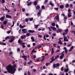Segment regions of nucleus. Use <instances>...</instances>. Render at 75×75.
<instances>
[{
    "instance_id": "nucleus-9",
    "label": "nucleus",
    "mask_w": 75,
    "mask_h": 75,
    "mask_svg": "<svg viewBox=\"0 0 75 75\" xmlns=\"http://www.w3.org/2000/svg\"><path fill=\"white\" fill-rule=\"evenodd\" d=\"M50 28L51 29H52V30H53L54 31H56L57 30V28L55 27L51 26Z\"/></svg>"
},
{
    "instance_id": "nucleus-28",
    "label": "nucleus",
    "mask_w": 75,
    "mask_h": 75,
    "mask_svg": "<svg viewBox=\"0 0 75 75\" xmlns=\"http://www.w3.org/2000/svg\"><path fill=\"white\" fill-rule=\"evenodd\" d=\"M68 12L69 14H71V10L70 9H69L68 10Z\"/></svg>"
},
{
    "instance_id": "nucleus-37",
    "label": "nucleus",
    "mask_w": 75,
    "mask_h": 75,
    "mask_svg": "<svg viewBox=\"0 0 75 75\" xmlns=\"http://www.w3.org/2000/svg\"><path fill=\"white\" fill-rule=\"evenodd\" d=\"M25 43H22V42H21L20 43V45H25Z\"/></svg>"
},
{
    "instance_id": "nucleus-2",
    "label": "nucleus",
    "mask_w": 75,
    "mask_h": 75,
    "mask_svg": "<svg viewBox=\"0 0 75 75\" xmlns=\"http://www.w3.org/2000/svg\"><path fill=\"white\" fill-rule=\"evenodd\" d=\"M14 37H13V36H11V38H10V40H9V42H12L14 41Z\"/></svg>"
},
{
    "instance_id": "nucleus-20",
    "label": "nucleus",
    "mask_w": 75,
    "mask_h": 75,
    "mask_svg": "<svg viewBox=\"0 0 75 75\" xmlns=\"http://www.w3.org/2000/svg\"><path fill=\"white\" fill-rule=\"evenodd\" d=\"M50 5H51V6H52V7H53V6H54V4L52 3V1H50Z\"/></svg>"
},
{
    "instance_id": "nucleus-7",
    "label": "nucleus",
    "mask_w": 75,
    "mask_h": 75,
    "mask_svg": "<svg viewBox=\"0 0 75 75\" xmlns=\"http://www.w3.org/2000/svg\"><path fill=\"white\" fill-rule=\"evenodd\" d=\"M5 18V16L4 15L1 18H0V20L1 21H4V18Z\"/></svg>"
},
{
    "instance_id": "nucleus-16",
    "label": "nucleus",
    "mask_w": 75,
    "mask_h": 75,
    "mask_svg": "<svg viewBox=\"0 0 75 75\" xmlns=\"http://www.w3.org/2000/svg\"><path fill=\"white\" fill-rule=\"evenodd\" d=\"M64 54H62V55H61L60 56L59 58L60 59H62V58L63 57H64Z\"/></svg>"
},
{
    "instance_id": "nucleus-12",
    "label": "nucleus",
    "mask_w": 75,
    "mask_h": 75,
    "mask_svg": "<svg viewBox=\"0 0 75 75\" xmlns=\"http://www.w3.org/2000/svg\"><path fill=\"white\" fill-rule=\"evenodd\" d=\"M22 58H24V60H25V61H26V60H27V56H26L23 55V56L22 57Z\"/></svg>"
},
{
    "instance_id": "nucleus-19",
    "label": "nucleus",
    "mask_w": 75,
    "mask_h": 75,
    "mask_svg": "<svg viewBox=\"0 0 75 75\" xmlns=\"http://www.w3.org/2000/svg\"><path fill=\"white\" fill-rule=\"evenodd\" d=\"M3 23L4 24L6 25V24L7 23V21L5 20V21H3Z\"/></svg>"
},
{
    "instance_id": "nucleus-49",
    "label": "nucleus",
    "mask_w": 75,
    "mask_h": 75,
    "mask_svg": "<svg viewBox=\"0 0 75 75\" xmlns=\"http://www.w3.org/2000/svg\"><path fill=\"white\" fill-rule=\"evenodd\" d=\"M67 17H64V21H66V20H67Z\"/></svg>"
},
{
    "instance_id": "nucleus-15",
    "label": "nucleus",
    "mask_w": 75,
    "mask_h": 75,
    "mask_svg": "<svg viewBox=\"0 0 75 75\" xmlns=\"http://www.w3.org/2000/svg\"><path fill=\"white\" fill-rule=\"evenodd\" d=\"M6 18H11V16L8 15H7L6 16Z\"/></svg>"
},
{
    "instance_id": "nucleus-40",
    "label": "nucleus",
    "mask_w": 75,
    "mask_h": 75,
    "mask_svg": "<svg viewBox=\"0 0 75 75\" xmlns=\"http://www.w3.org/2000/svg\"><path fill=\"white\" fill-rule=\"evenodd\" d=\"M68 29H67L64 30V32H65L66 33H68Z\"/></svg>"
},
{
    "instance_id": "nucleus-63",
    "label": "nucleus",
    "mask_w": 75,
    "mask_h": 75,
    "mask_svg": "<svg viewBox=\"0 0 75 75\" xmlns=\"http://www.w3.org/2000/svg\"><path fill=\"white\" fill-rule=\"evenodd\" d=\"M33 20V18H31L30 19V21H32Z\"/></svg>"
},
{
    "instance_id": "nucleus-13",
    "label": "nucleus",
    "mask_w": 75,
    "mask_h": 75,
    "mask_svg": "<svg viewBox=\"0 0 75 75\" xmlns=\"http://www.w3.org/2000/svg\"><path fill=\"white\" fill-rule=\"evenodd\" d=\"M21 38L22 39H25L26 38V35H24L21 36Z\"/></svg>"
},
{
    "instance_id": "nucleus-8",
    "label": "nucleus",
    "mask_w": 75,
    "mask_h": 75,
    "mask_svg": "<svg viewBox=\"0 0 75 75\" xmlns=\"http://www.w3.org/2000/svg\"><path fill=\"white\" fill-rule=\"evenodd\" d=\"M56 68L57 69L59 68V64L58 63H57L56 64Z\"/></svg>"
},
{
    "instance_id": "nucleus-47",
    "label": "nucleus",
    "mask_w": 75,
    "mask_h": 75,
    "mask_svg": "<svg viewBox=\"0 0 75 75\" xmlns=\"http://www.w3.org/2000/svg\"><path fill=\"white\" fill-rule=\"evenodd\" d=\"M10 38H9V37L7 36L5 38V40H7V39H9Z\"/></svg>"
},
{
    "instance_id": "nucleus-54",
    "label": "nucleus",
    "mask_w": 75,
    "mask_h": 75,
    "mask_svg": "<svg viewBox=\"0 0 75 75\" xmlns=\"http://www.w3.org/2000/svg\"><path fill=\"white\" fill-rule=\"evenodd\" d=\"M22 11L23 12H24V11H25V9H24V8H22Z\"/></svg>"
},
{
    "instance_id": "nucleus-34",
    "label": "nucleus",
    "mask_w": 75,
    "mask_h": 75,
    "mask_svg": "<svg viewBox=\"0 0 75 75\" xmlns=\"http://www.w3.org/2000/svg\"><path fill=\"white\" fill-rule=\"evenodd\" d=\"M59 55L56 56V57H55L54 59H55H55H57V58H59Z\"/></svg>"
},
{
    "instance_id": "nucleus-56",
    "label": "nucleus",
    "mask_w": 75,
    "mask_h": 75,
    "mask_svg": "<svg viewBox=\"0 0 75 75\" xmlns=\"http://www.w3.org/2000/svg\"><path fill=\"white\" fill-rule=\"evenodd\" d=\"M9 55H12V54H13V52H9Z\"/></svg>"
},
{
    "instance_id": "nucleus-10",
    "label": "nucleus",
    "mask_w": 75,
    "mask_h": 75,
    "mask_svg": "<svg viewBox=\"0 0 75 75\" xmlns=\"http://www.w3.org/2000/svg\"><path fill=\"white\" fill-rule=\"evenodd\" d=\"M74 48V46H72L70 48V50H69V51H72L73 49Z\"/></svg>"
},
{
    "instance_id": "nucleus-41",
    "label": "nucleus",
    "mask_w": 75,
    "mask_h": 75,
    "mask_svg": "<svg viewBox=\"0 0 75 75\" xmlns=\"http://www.w3.org/2000/svg\"><path fill=\"white\" fill-rule=\"evenodd\" d=\"M69 70V69L68 68H67V69H65V72H68V70Z\"/></svg>"
},
{
    "instance_id": "nucleus-57",
    "label": "nucleus",
    "mask_w": 75,
    "mask_h": 75,
    "mask_svg": "<svg viewBox=\"0 0 75 75\" xmlns=\"http://www.w3.org/2000/svg\"><path fill=\"white\" fill-rule=\"evenodd\" d=\"M59 50H57L55 52H56V53H57V52H59Z\"/></svg>"
},
{
    "instance_id": "nucleus-26",
    "label": "nucleus",
    "mask_w": 75,
    "mask_h": 75,
    "mask_svg": "<svg viewBox=\"0 0 75 75\" xmlns=\"http://www.w3.org/2000/svg\"><path fill=\"white\" fill-rule=\"evenodd\" d=\"M35 28H37L38 27V25H34Z\"/></svg>"
},
{
    "instance_id": "nucleus-53",
    "label": "nucleus",
    "mask_w": 75,
    "mask_h": 75,
    "mask_svg": "<svg viewBox=\"0 0 75 75\" xmlns=\"http://www.w3.org/2000/svg\"><path fill=\"white\" fill-rule=\"evenodd\" d=\"M41 48V46H38V49H39V48Z\"/></svg>"
},
{
    "instance_id": "nucleus-25",
    "label": "nucleus",
    "mask_w": 75,
    "mask_h": 75,
    "mask_svg": "<svg viewBox=\"0 0 75 75\" xmlns=\"http://www.w3.org/2000/svg\"><path fill=\"white\" fill-rule=\"evenodd\" d=\"M42 58L41 60V62H43L44 61V56H42V58Z\"/></svg>"
},
{
    "instance_id": "nucleus-45",
    "label": "nucleus",
    "mask_w": 75,
    "mask_h": 75,
    "mask_svg": "<svg viewBox=\"0 0 75 75\" xmlns=\"http://www.w3.org/2000/svg\"><path fill=\"white\" fill-rule=\"evenodd\" d=\"M1 28L2 29H4V26H3V25H1Z\"/></svg>"
},
{
    "instance_id": "nucleus-42",
    "label": "nucleus",
    "mask_w": 75,
    "mask_h": 75,
    "mask_svg": "<svg viewBox=\"0 0 75 75\" xmlns=\"http://www.w3.org/2000/svg\"><path fill=\"white\" fill-rule=\"evenodd\" d=\"M52 26H55V23H52Z\"/></svg>"
},
{
    "instance_id": "nucleus-46",
    "label": "nucleus",
    "mask_w": 75,
    "mask_h": 75,
    "mask_svg": "<svg viewBox=\"0 0 75 75\" xmlns=\"http://www.w3.org/2000/svg\"><path fill=\"white\" fill-rule=\"evenodd\" d=\"M54 9L55 10H56V11H58V8H54Z\"/></svg>"
},
{
    "instance_id": "nucleus-29",
    "label": "nucleus",
    "mask_w": 75,
    "mask_h": 75,
    "mask_svg": "<svg viewBox=\"0 0 75 75\" xmlns=\"http://www.w3.org/2000/svg\"><path fill=\"white\" fill-rule=\"evenodd\" d=\"M23 42V41H21V40H20V39H19L18 40V43H19V44H20V43H21V42Z\"/></svg>"
},
{
    "instance_id": "nucleus-36",
    "label": "nucleus",
    "mask_w": 75,
    "mask_h": 75,
    "mask_svg": "<svg viewBox=\"0 0 75 75\" xmlns=\"http://www.w3.org/2000/svg\"><path fill=\"white\" fill-rule=\"evenodd\" d=\"M65 7L66 8H68V7H69V4H67L65 5Z\"/></svg>"
},
{
    "instance_id": "nucleus-21",
    "label": "nucleus",
    "mask_w": 75,
    "mask_h": 75,
    "mask_svg": "<svg viewBox=\"0 0 75 75\" xmlns=\"http://www.w3.org/2000/svg\"><path fill=\"white\" fill-rule=\"evenodd\" d=\"M67 34H68V32H64L62 34L64 36H65Z\"/></svg>"
},
{
    "instance_id": "nucleus-31",
    "label": "nucleus",
    "mask_w": 75,
    "mask_h": 75,
    "mask_svg": "<svg viewBox=\"0 0 75 75\" xmlns=\"http://www.w3.org/2000/svg\"><path fill=\"white\" fill-rule=\"evenodd\" d=\"M30 35V33H27V34H26V37H28V36H29Z\"/></svg>"
},
{
    "instance_id": "nucleus-52",
    "label": "nucleus",
    "mask_w": 75,
    "mask_h": 75,
    "mask_svg": "<svg viewBox=\"0 0 75 75\" xmlns=\"http://www.w3.org/2000/svg\"><path fill=\"white\" fill-rule=\"evenodd\" d=\"M53 46L54 47H57V45H56V44H53Z\"/></svg>"
},
{
    "instance_id": "nucleus-3",
    "label": "nucleus",
    "mask_w": 75,
    "mask_h": 75,
    "mask_svg": "<svg viewBox=\"0 0 75 75\" xmlns=\"http://www.w3.org/2000/svg\"><path fill=\"white\" fill-rule=\"evenodd\" d=\"M61 39H63V38H61L59 39V40L58 42V44H60L62 45V42H61Z\"/></svg>"
},
{
    "instance_id": "nucleus-1",
    "label": "nucleus",
    "mask_w": 75,
    "mask_h": 75,
    "mask_svg": "<svg viewBox=\"0 0 75 75\" xmlns=\"http://www.w3.org/2000/svg\"><path fill=\"white\" fill-rule=\"evenodd\" d=\"M17 65L16 64L13 65V66L11 65H9L6 67V69L7 70L8 72L10 74H13L16 71V69L15 68L16 67Z\"/></svg>"
},
{
    "instance_id": "nucleus-22",
    "label": "nucleus",
    "mask_w": 75,
    "mask_h": 75,
    "mask_svg": "<svg viewBox=\"0 0 75 75\" xmlns=\"http://www.w3.org/2000/svg\"><path fill=\"white\" fill-rule=\"evenodd\" d=\"M59 7L60 8H64V6L63 5H61L59 6Z\"/></svg>"
},
{
    "instance_id": "nucleus-38",
    "label": "nucleus",
    "mask_w": 75,
    "mask_h": 75,
    "mask_svg": "<svg viewBox=\"0 0 75 75\" xmlns=\"http://www.w3.org/2000/svg\"><path fill=\"white\" fill-rule=\"evenodd\" d=\"M1 45H6V44L4 42L1 43Z\"/></svg>"
},
{
    "instance_id": "nucleus-18",
    "label": "nucleus",
    "mask_w": 75,
    "mask_h": 75,
    "mask_svg": "<svg viewBox=\"0 0 75 75\" xmlns=\"http://www.w3.org/2000/svg\"><path fill=\"white\" fill-rule=\"evenodd\" d=\"M28 32L30 33H35V31L34 30L32 31L31 30H28Z\"/></svg>"
},
{
    "instance_id": "nucleus-17",
    "label": "nucleus",
    "mask_w": 75,
    "mask_h": 75,
    "mask_svg": "<svg viewBox=\"0 0 75 75\" xmlns=\"http://www.w3.org/2000/svg\"><path fill=\"white\" fill-rule=\"evenodd\" d=\"M24 27H25V25L23 26L21 25H19V27H20L21 28H24Z\"/></svg>"
},
{
    "instance_id": "nucleus-48",
    "label": "nucleus",
    "mask_w": 75,
    "mask_h": 75,
    "mask_svg": "<svg viewBox=\"0 0 75 75\" xmlns=\"http://www.w3.org/2000/svg\"><path fill=\"white\" fill-rule=\"evenodd\" d=\"M48 0H45L44 2V3H47L48 2Z\"/></svg>"
},
{
    "instance_id": "nucleus-60",
    "label": "nucleus",
    "mask_w": 75,
    "mask_h": 75,
    "mask_svg": "<svg viewBox=\"0 0 75 75\" xmlns=\"http://www.w3.org/2000/svg\"><path fill=\"white\" fill-rule=\"evenodd\" d=\"M32 63V62H31V61H30L29 62H28V64H31Z\"/></svg>"
},
{
    "instance_id": "nucleus-4",
    "label": "nucleus",
    "mask_w": 75,
    "mask_h": 75,
    "mask_svg": "<svg viewBox=\"0 0 75 75\" xmlns=\"http://www.w3.org/2000/svg\"><path fill=\"white\" fill-rule=\"evenodd\" d=\"M64 42L65 41H68V39H67V38L66 37L64 36Z\"/></svg>"
},
{
    "instance_id": "nucleus-62",
    "label": "nucleus",
    "mask_w": 75,
    "mask_h": 75,
    "mask_svg": "<svg viewBox=\"0 0 75 75\" xmlns=\"http://www.w3.org/2000/svg\"><path fill=\"white\" fill-rule=\"evenodd\" d=\"M42 31H44L45 30V28H42Z\"/></svg>"
},
{
    "instance_id": "nucleus-5",
    "label": "nucleus",
    "mask_w": 75,
    "mask_h": 75,
    "mask_svg": "<svg viewBox=\"0 0 75 75\" xmlns=\"http://www.w3.org/2000/svg\"><path fill=\"white\" fill-rule=\"evenodd\" d=\"M45 37H46L47 38V37H49V35H44V37H43V38L45 40H46V38H45Z\"/></svg>"
},
{
    "instance_id": "nucleus-35",
    "label": "nucleus",
    "mask_w": 75,
    "mask_h": 75,
    "mask_svg": "<svg viewBox=\"0 0 75 75\" xmlns=\"http://www.w3.org/2000/svg\"><path fill=\"white\" fill-rule=\"evenodd\" d=\"M34 49H33L32 51V52H31V54H32L33 52H34V53H35V52H37L35 50L34 51Z\"/></svg>"
},
{
    "instance_id": "nucleus-24",
    "label": "nucleus",
    "mask_w": 75,
    "mask_h": 75,
    "mask_svg": "<svg viewBox=\"0 0 75 75\" xmlns=\"http://www.w3.org/2000/svg\"><path fill=\"white\" fill-rule=\"evenodd\" d=\"M37 14L38 17H39V16H40V14H41V13H40V12H38V13Z\"/></svg>"
},
{
    "instance_id": "nucleus-11",
    "label": "nucleus",
    "mask_w": 75,
    "mask_h": 75,
    "mask_svg": "<svg viewBox=\"0 0 75 75\" xmlns=\"http://www.w3.org/2000/svg\"><path fill=\"white\" fill-rule=\"evenodd\" d=\"M27 6H30V5H31V4H32V3L31 2H30L28 3V1H27Z\"/></svg>"
},
{
    "instance_id": "nucleus-43",
    "label": "nucleus",
    "mask_w": 75,
    "mask_h": 75,
    "mask_svg": "<svg viewBox=\"0 0 75 75\" xmlns=\"http://www.w3.org/2000/svg\"><path fill=\"white\" fill-rule=\"evenodd\" d=\"M13 24L12 26H11V27H12L14 26V21H12Z\"/></svg>"
},
{
    "instance_id": "nucleus-64",
    "label": "nucleus",
    "mask_w": 75,
    "mask_h": 75,
    "mask_svg": "<svg viewBox=\"0 0 75 75\" xmlns=\"http://www.w3.org/2000/svg\"><path fill=\"white\" fill-rule=\"evenodd\" d=\"M72 33H74V34L75 35V31H73L71 32Z\"/></svg>"
},
{
    "instance_id": "nucleus-44",
    "label": "nucleus",
    "mask_w": 75,
    "mask_h": 75,
    "mask_svg": "<svg viewBox=\"0 0 75 75\" xmlns=\"http://www.w3.org/2000/svg\"><path fill=\"white\" fill-rule=\"evenodd\" d=\"M1 2L2 3H4L5 2V0H1Z\"/></svg>"
},
{
    "instance_id": "nucleus-50",
    "label": "nucleus",
    "mask_w": 75,
    "mask_h": 75,
    "mask_svg": "<svg viewBox=\"0 0 75 75\" xmlns=\"http://www.w3.org/2000/svg\"><path fill=\"white\" fill-rule=\"evenodd\" d=\"M71 45H72L71 44H69V45H67V47H71Z\"/></svg>"
},
{
    "instance_id": "nucleus-39",
    "label": "nucleus",
    "mask_w": 75,
    "mask_h": 75,
    "mask_svg": "<svg viewBox=\"0 0 75 75\" xmlns=\"http://www.w3.org/2000/svg\"><path fill=\"white\" fill-rule=\"evenodd\" d=\"M53 67L54 68H56V64H53Z\"/></svg>"
},
{
    "instance_id": "nucleus-27",
    "label": "nucleus",
    "mask_w": 75,
    "mask_h": 75,
    "mask_svg": "<svg viewBox=\"0 0 75 75\" xmlns=\"http://www.w3.org/2000/svg\"><path fill=\"white\" fill-rule=\"evenodd\" d=\"M40 6L39 5H38L36 7V9L37 10H38L40 8Z\"/></svg>"
},
{
    "instance_id": "nucleus-61",
    "label": "nucleus",
    "mask_w": 75,
    "mask_h": 75,
    "mask_svg": "<svg viewBox=\"0 0 75 75\" xmlns=\"http://www.w3.org/2000/svg\"><path fill=\"white\" fill-rule=\"evenodd\" d=\"M28 75H30V72L29 71L28 72Z\"/></svg>"
},
{
    "instance_id": "nucleus-59",
    "label": "nucleus",
    "mask_w": 75,
    "mask_h": 75,
    "mask_svg": "<svg viewBox=\"0 0 75 75\" xmlns=\"http://www.w3.org/2000/svg\"><path fill=\"white\" fill-rule=\"evenodd\" d=\"M33 58H34V59L35 58V57H36V56H35V55H33Z\"/></svg>"
},
{
    "instance_id": "nucleus-32",
    "label": "nucleus",
    "mask_w": 75,
    "mask_h": 75,
    "mask_svg": "<svg viewBox=\"0 0 75 75\" xmlns=\"http://www.w3.org/2000/svg\"><path fill=\"white\" fill-rule=\"evenodd\" d=\"M37 0L36 1H35L34 2V5H35H35H36L37 4Z\"/></svg>"
},
{
    "instance_id": "nucleus-23",
    "label": "nucleus",
    "mask_w": 75,
    "mask_h": 75,
    "mask_svg": "<svg viewBox=\"0 0 75 75\" xmlns=\"http://www.w3.org/2000/svg\"><path fill=\"white\" fill-rule=\"evenodd\" d=\"M64 50H65V52L66 54V53H67V51H68V50H67V48H66L65 47H64Z\"/></svg>"
},
{
    "instance_id": "nucleus-14",
    "label": "nucleus",
    "mask_w": 75,
    "mask_h": 75,
    "mask_svg": "<svg viewBox=\"0 0 75 75\" xmlns=\"http://www.w3.org/2000/svg\"><path fill=\"white\" fill-rule=\"evenodd\" d=\"M26 30H27V29H23L22 30V31L23 33H26V32H27Z\"/></svg>"
},
{
    "instance_id": "nucleus-55",
    "label": "nucleus",
    "mask_w": 75,
    "mask_h": 75,
    "mask_svg": "<svg viewBox=\"0 0 75 75\" xmlns=\"http://www.w3.org/2000/svg\"><path fill=\"white\" fill-rule=\"evenodd\" d=\"M41 8L42 9H44V5H42L41 7Z\"/></svg>"
},
{
    "instance_id": "nucleus-33",
    "label": "nucleus",
    "mask_w": 75,
    "mask_h": 75,
    "mask_svg": "<svg viewBox=\"0 0 75 75\" xmlns=\"http://www.w3.org/2000/svg\"><path fill=\"white\" fill-rule=\"evenodd\" d=\"M31 39L32 40V42H34V38L31 37Z\"/></svg>"
},
{
    "instance_id": "nucleus-6",
    "label": "nucleus",
    "mask_w": 75,
    "mask_h": 75,
    "mask_svg": "<svg viewBox=\"0 0 75 75\" xmlns=\"http://www.w3.org/2000/svg\"><path fill=\"white\" fill-rule=\"evenodd\" d=\"M55 19L57 21H59V16H56L55 17Z\"/></svg>"
},
{
    "instance_id": "nucleus-30",
    "label": "nucleus",
    "mask_w": 75,
    "mask_h": 75,
    "mask_svg": "<svg viewBox=\"0 0 75 75\" xmlns=\"http://www.w3.org/2000/svg\"><path fill=\"white\" fill-rule=\"evenodd\" d=\"M71 13H68V17H71L72 16V15H71Z\"/></svg>"
},
{
    "instance_id": "nucleus-58",
    "label": "nucleus",
    "mask_w": 75,
    "mask_h": 75,
    "mask_svg": "<svg viewBox=\"0 0 75 75\" xmlns=\"http://www.w3.org/2000/svg\"><path fill=\"white\" fill-rule=\"evenodd\" d=\"M11 32V31L10 30V31H8L7 32V33L8 34H10V33Z\"/></svg>"
},
{
    "instance_id": "nucleus-51",
    "label": "nucleus",
    "mask_w": 75,
    "mask_h": 75,
    "mask_svg": "<svg viewBox=\"0 0 75 75\" xmlns=\"http://www.w3.org/2000/svg\"><path fill=\"white\" fill-rule=\"evenodd\" d=\"M42 37V35H38V38H41V37Z\"/></svg>"
}]
</instances>
